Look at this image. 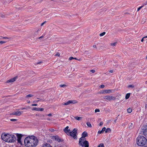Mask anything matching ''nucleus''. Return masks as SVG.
<instances>
[{"instance_id": "f257e3e1", "label": "nucleus", "mask_w": 147, "mask_h": 147, "mask_svg": "<svg viewBox=\"0 0 147 147\" xmlns=\"http://www.w3.org/2000/svg\"><path fill=\"white\" fill-rule=\"evenodd\" d=\"M38 142L37 137L34 136L27 137L24 140L25 145L28 147H35L37 146Z\"/></svg>"}, {"instance_id": "6e6d98bb", "label": "nucleus", "mask_w": 147, "mask_h": 147, "mask_svg": "<svg viewBox=\"0 0 147 147\" xmlns=\"http://www.w3.org/2000/svg\"><path fill=\"white\" fill-rule=\"evenodd\" d=\"M48 18H49V19H51V17L50 16V17H49Z\"/></svg>"}, {"instance_id": "412c9836", "label": "nucleus", "mask_w": 147, "mask_h": 147, "mask_svg": "<svg viewBox=\"0 0 147 147\" xmlns=\"http://www.w3.org/2000/svg\"><path fill=\"white\" fill-rule=\"evenodd\" d=\"M111 129L109 128H107L105 130V132L106 133H108V132H110L111 131Z\"/></svg>"}, {"instance_id": "1a4fd4ad", "label": "nucleus", "mask_w": 147, "mask_h": 147, "mask_svg": "<svg viewBox=\"0 0 147 147\" xmlns=\"http://www.w3.org/2000/svg\"><path fill=\"white\" fill-rule=\"evenodd\" d=\"M23 112V111L22 112L18 111H14L10 113V115H15L17 116H20Z\"/></svg>"}, {"instance_id": "ea45409f", "label": "nucleus", "mask_w": 147, "mask_h": 147, "mask_svg": "<svg viewBox=\"0 0 147 147\" xmlns=\"http://www.w3.org/2000/svg\"><path fill=\"white\" fill-rule=\"evenodd\" d=\"M49 130L52 132H53L55 131L54 129H51Z\"/></svg>"}, {"instance_id": "7ed1b4c3", "label": "nucleus", "mask_w": 147, "mask_h": 147, "mask_svg": "<svg viewBox=\"0 0 147 147\" xmlns=\"http://www.w3.org/2000/svg\"><path fill=\"white\" fill-rule=\"evenodd\" d=\"M137 143L138 145L143 146L147 145V140L144 136H139L136 139Z\"/></svg>"}, {"instance_id": "39448f33", "label": "nucleus", "mask_w": 147, "mask_h": 147, "mask_svg": "<svg viewBox=\"0 0 147 147\" xmlns=\"http://www.w3.org/2000/svg\"><path fill=\"white\" fill-rule=\"evenodd\" d=\"M144 135L147 137V124L144 125L142 127Z\"/></svg>"}, {"instance_id": "a19ab883", "label": "nucleus", "mask_w": 147, "mask_h": 147, "mask_svg": "<svg viewBox=\"0 0 147 147\" xmlns=\"http://www.w3.org/2000/svg\"><path fill=\"white\" fill-rule=\"evenodd\" d=\"M46 22V21H45L44 22H43V23H42L41 24V25H40L41 26H42L44 25V24H45Z\"/></svg>"}, {"instance_id": "f704fd0d", "label": "nucleus", "mask_w": 147, "mask_h": 147, "mask_svg": "<svg viewBox=\"0 0 147 147\" xmlns=\"http://www.w3.org/2000/svg\"><path fill=\"white\" fill-rule=\"evenodd\" d=\"M143 6H141L139 7H138L137 9V11H138L140 10L143 7Z\"/></svg>"}, {"instance_id": "49530a36", "label": "nucleus", "mask_w": 147, "mask_h": 147, "mask_svg": "<svg viewBox=\"0 0 147 147\" xmlns=\"http://www.w3.org/2000/svg\"><path fill=\"white\" fill-rule=\"evenodd\" d=\"M42 63V62H41V61H40V62H38L37 63V64H41V63Z\"/></svg>"}, {"instance_id": "0eeeda50", "label": "nucleus", "mask_w": 147, "mask_h": 147, "mask_svg": "<svg viewBox=\"0 0 147 147\" xmlns=\"http://www.w3.org/2000/svg\"><path fill=\"white\" fill-rule=\"evenodd\" d=\"M52 139L59 142H61L63 141V140L61 139L59 137L57 136H53Z\"/></svg>"}, {"instance_id": "b1692460", "label": "nucleus", "mask_w": 147, "mask_h": 147, "mask_svg": "<svg viewBox=\"0 0 147 147\" xmlns=\"http://www.w3.org/2000/svg\"><path fill=\"white\" fill-rule=\"evenodd\" d=\"M75 118L77 120H80L82 118L80 117H76Z\"/></svg>"}, {"instance_id": "5701e85b", "label": "nucleus", "mask_w": 147, "mask_h": 147, "mask_svg": "<svg viewBox=\"0 0 147 147\" xmlns=\"http://www.w3.org/2000/svg\"><path fill=\"white\" fill-rule=\"evenodd\" d=\"M33 96V95H32V94H29L27 95L26 96V98L31 97H32Z\"/></svg>"}, {"instance_id": "a18cd8bd", "label": "nucleus", "mask_w": 147, "mask_h": 147, "mask_svg": "<svg viewBox=\"0 0 147 147\" xmlns=\"http://www.w3.org/2000/svg\"><path fill=\"white\" fill-rule=\"evenodd\" d=\"M48 115V116H52V114H51V113H50V114H48V115Z\"/></svg>"}, {"instance_id": "4c0bfd02", "label": "nucleus", "mask_w": 147, "mask_h": 147, "mask_svg": "<svg viewBox=\"0 0 147 147\" xmlns=\"http://www.w3.org/2000/svg\"><path fill=\"white\" fill-rule=\"evenodd\" d=\"M74 59V58L73 57H70L69 58V60H71L73 59Z\"/></svg>"}, {"instance_id": "a878e982", "label": "nucleus", "mask_w": 147, "mask_h": 147, "mask_svg": "<svg viewBox=\"0 0 147 147\" xmlns=\"http://www.w3.org/2000/svg\"><path fill=\"white\" fill-rule=\"evenodd\" d=\"M127 111L129 113H131L132 112V109L129 108L127 109Z\"/></svg>"}, {"instance_id": "aec40b11", "label": "nucleus", "mask_w": 147, "mask_h": 147, "mask_svg": "<svg viewBox=\"0 0 147 147\" xmlns=\"http://www.w3.org/2000/svg\"><path fill=\"white\" fill-rule=\"evenodd\" d=\"M130 94V93H127L126 94L125 96V98L126 99H127L129 97Z\"/></svg>"}, {"instance_id": "052dcab7", "label": "nucleus", "mask_w": 147, "mask_h": 147, "mask_svg": "<svg viewBox=\"0 0 147 147\" xmlns=\"http://www.w3.org/2000/svg\"><path fill=\"white\" fill-rule=\"evenodd\" d=\"M30 103V101H29V102H28V103Z\"/></svg>"}, {"instance_id": "f3484780", "label": "nucleus", "mask_w": 147, "mask_h": 147, "mask_svg": "<svg viewBox=\"0 0 147 147\" xmlns=\"http://www.w3.org/2000/svg\"><path fill=\"white\" fill-rule=\"evenodd\" d=\"M88 136V134L87 133L86 131H84L82 134V137L83 138H85L87 136Z\"/></svg>"}, {"instance_id": "423d86ee", "label": "nucleus", "mask_w": 147, "mask_h": 147, "mask_svg": "<svg viewBox=\"0 0 147 147\" xmlns=\"http://www.w3.org/2000/svg\"><path fill=\"white\" fill-rule=\"evenodd\" d=\"M103 98L105 100H115L116 98L115 97L111 96H106L103 97Z\"/></svg>"}, {"instance_id": "6e6552de", "label": "nucleus", "mask_w": 147, "mask_h": 147, "mask_svg": "<svg viewBox=\"0 0 147 147\" xmlns=\"http://www.w3.org/2000/svg\"><path fill=\"white\" fill-rule=\"evenodd\" d=\"M77 103V101L76 100H69L67 102L64 103H62V105H69L70 104H75Z\"/></svg>"}, {"instance_id": "58836bf2", "label": "nucleus", "mask_w": 147, "mask_h": 147, "mask_svg": "<svg viewBox=\"0 0 147 147\" xmlns=\"http://www.w3.org/2000/svg\"><path fill=\"white\" fill-rule=\"evenodd\" d=\"M103 124V123L102 122H100L99 124V125L100 126H101Z\"/></svg>"}, {"instance_id": "bf43d9fd", "label": "nucleus", "mask_w": 147, "mask_h": 147, "mask_svg": "<svg viewBox=\"0 0 147 147\" xmlns=\"http://www.w3.org/2000/svg\"><path fill=\"white\" fill-rule=\"evenodd\" d=\"M25 109V108H23L22 109Z\"/></svg>"}, {"instance_id": "c756f323", "label": "nucleus", "mask_w": 147, "mask_h": 147, "mask_svg": "<svg viewBox=\"0 0 147 147\" xmlns=\"http://www.w3.org/2000/svg\"><path fill=\"white\" fill-rule=\"evenodd\" d=\"M60 86L61 87L63 88V87H65V86H66V85L65 84L60 85Z\"/></svg>"}, {"instance_id": "72a5a7b5", "label": "nucleus", "mask_w": 147, "mask_h": 147, "mask_svg": "<svg viewBox=\"0 0 147 147\" xmlns=\"http://www.w3.org/2000/svg\"><path fill=\"white\" fill-rule=\"evenodd\" d=\"M106 130V128L105 127H104L102 129V131L103 132L105 130Z\"/></svg>"}, {"instance_id": "ddd939ff", "label": "nucleus", "mask_w": 147, "mask_h": 147, "mask_svg": "<svg viewBox=\"0 0 147 147\" xmlns=\"http://www.w3.org/2000/svg\"><path fill=\"white\" fill-rule=\"evenodd\" d=\"M32 110H35L36 111H43L44 109L43 108H39L36 107L33 108Z\"/></svg>"}, {"instance_id": "37998d69", "label": "nucleus", "mask_w": 147, "mask_h": 147, "mask_svg": "<svg viewBox=\"0 0 147 147\" xmlns=\"http://www.w3.org/2000/svg\"><path fill=\"white\" fill-rule=\"evenodd\" d=\"M37 104H34L32 105V106H37Z\"/></svg>"}, {"instance_id": "864d4df0", "label": "nucleus", "mask_w": 147, "mask_h": 147, "mask_svg": "<svg viewBox=\"0 0 147 147\" xmlns=\"http://www.w3.org/2000/svg\"><path fill=\"white\" fill-rule=\"evenodd\" d=\"M74 59H76V60H78V59L77 58H74Z\"/></svg>"}, {"instance_id": "09e8293b", "label": "nucleus", "mask_w": 147, "mask_h": 147, "mask_svg": "<svg viewBox=\"0 0 147 147\" xmlns=\"http://www.w3.org/2000/svg\"><path fill=\"white\" fill-rule=\"evenodd\" d=\"M109 72L110 73H113V70H110L109 71Z\"/></svg>"}, {"instance_id": "680f3d73", "label": "nucleus", "mask_w": 147, "mask_h": 147, "mask_svg": "<svg viewBox=\"0 0 147 147\" xmlns=\"http://www.w3.org/2000/svg\"><path fill=\"white\" fill-rule=\"evenodd\" d=\"M146 59H147V55H146Z\"/></svg>"}, {"instance_id": "dca6fc26", "label": "nucleus", "mask_w": 147, "mask_h": 147, "mask_svg": "<svg viewBox=\"0 0 147 147\" xmlns=\"http://www.w3.org/2000/svg\"><path fill=\"white\" fill-rule=\"evenodd\" d=\"M69 127L67 126L64 129V131L66 134H68L70 132V129H68Z\"/></svg>"}, {"instance_id": "4d7b16f0", "label": "nucleus", "mask_w": 147, "mask_h": 147, "mask_svg": "<svg viewBox=\"0 0 147 147\" xmlns=\"http://www.w3.org/2000/svg\"><path fill=\"white\" fill-rule=\"evenodd\" d=\"M147 38V36L144 37V38Z\"/></svg>"}, {"instance_id": "6ab92c4d", "label": "nucleus", "mask_w": 147, "mask_h": 147, "mask_svg": "<svg viewBox=\"0 0 147 147\" xmlns=\"http://www.w3.org/2000/svg\"><path fill=\"white\" fill-rule=\"evenodd\" d=\"M134 124L133 123H131L129 124V128L130 129H132L134 127Z\"/></svg>"}, {"instance_id": "4be33fe9", "label": "nucleus", "mask_w": 147, "mask_h": 147, "mask_svg": "<svg viewBox=\"0 0 147 147\" xmlns=\"http://www.w3.org/2000/svg\"><path fill=\"white\" fill-rule=\"evenodd\" d=\"M86 124H87V125L89 127H92V125L91 124V123H90V122H87V123H86Z\"/></svg>"}, {"instance_id": "5fc2aeb1", "label": "nucleus", "mask_w": 147, "mask_h": 147, "mask_svg": "<svg viewBox=\"0 0 147 147\" xmlns=\"http://www.w3.org/2000/svg\"><path fill=\"white\" fill-rule=\"evenodd\" d=\"M116 119H115V120L114 121V122H115V123H116Z\"/></svg>"}, {"instance_id": "c03bdc74", "label": "nucleus", "mask_w": 147, "mask_h": 147, "mask_svg": "<svg viewBox=\"0 0 147 147\" xmlns=\"http://www.w3.org/2000/svg\"><path fill=\"white\" fill-rule=\"evenodd\" d=\"M100 87L101 88H103L105 86H104V85L102 84V85H101L100 86Z\"/></svg>"}, {"instance_id": "a211bd4d", "label": "nucleus", "mask_w": 147, "mask_h": 147, "mask_svg": "<svg viewBox=\"0 0 147 147\" xmlns=\"http://www.w3.org/2000/svg\"><path fill=\"white\" fill-rule=\"evenodd\" d=\"M42 147H52V146L49 144L46 143L43 145Z\"/></svg>"}, {"instance_id": "8fccbe9b", "label": "nucleus", "mask_w": 147, "mask_h": 147, "mask_svg": "<svg viewBox=\"0 0 147 147\" xmlns=\"http://www.w3.org/2000/svg\"><path fill=\"white\" fill-rule=\"evenodd\" d=\"M3 38L8 39H9V38H8L7 37H3Z\"/></svg>"}, {"instance_id": "393cba45", "label": "nucleus", "mask_w": 147, "mask_h": 147, "mask_svg": "<svg viewBox=\"0 0 147 147\" xmlns=\"http://www.w3.org/2000/svg\"><path fill=\"white\" fill-rule=\"evenodd\" d=\"M98 147H105L103 144H100L98 146Z\"/></svg>"}, {"instance_id": "2eb2a0df", "label": "nucleus", "mask_w": 147, "mask_h": 147, "mask_svg": "<svg viewBox=\"0 0 147 147\" xmlns=\"http://www.w3.org/2000/svg\"><path fill=\"white\" fill-rule=\"evenodd\" d=\"M84 138L82 137L80 139L79 144L80 145H83V143H84L83 141L84 140Z\"/></svg>"}, {"instance_id": "13d9d810", "label": "nucleus", "mask_w": 147, "mask_h": 147, "mask_svg": "<svg viewBox=\"0 0 147 147\" xmlns=\"http://www.w3.org/2000/svg\"><path fill=\"white\" fill-rule=\"evenodd\" d=\"M38 100H37L35 101H34V102H38Z\"/></svg>"}, {"instance_id": "473e14b6", "label": "nucleus", "mask_w": 147, "mask_h": 147, "mask_svg": "<svg viewBox=\"0 0 147 147\" xmlns=\"http://www.w3.org/2000/svg\"><path fill=\"white\" fill-rule=\"evenodd\" d=\"M103 133V132H102V130L101 131H98V133L99 134H102Z\"/></svg>"}, {"instance_id": "2f4dec72", "label": "nucleus", "mask_w": 147, "mask_h": 147, "mask_svg": "<svg viewBox=\"0 0 147 147\" xmlns=\"http://www.w3.org/2000/svg\"><path fill=\"white\" fill-rule=\"evenodd\" d=\"M100 112V110L99 109H96L95 110V113H96L97 112Z\"/></svg>"}, {"instance_id": "9b49d317", "label": "nucleus", "mask_w": 147, "mask_h": 147, "mask_svg": "<svg viewBox=\"0 0 147 147\" xmlns=\"http://www.w3.org/2000/svg\"><path fill=\"white\" fill-rule=\"evenodd\" d=\"M17 78V77H14L13 78L8 80L7 81V83H10V82L11 83V82H14L16 80Z\"/></svg>"}, {"instance_id": "bb28decb", "label": "nucleus", "mask_w": 147, "mask_h": 147, "mask_svg": "<svg viewBox=\"0 0 147 147\" xmlns=\"http://www.w3.org/2000/svg\"><path fill=\"white\" fill-rule=\"evenodd\" d=\"M106 33L105 32H103L100 34V36H104Z\"/></svg>"}, {"instance_id": "f8f14e48", "label": "nucleus", "mask_w": 147, "mask_h": 147, "mask_svg": "<svg viewBox=\"0 0 147 147\" xmlns=\"http://www.w3.org/2000/svg\"><path fill=\"white\" fill-rule=\"evenodd\" d=\"M83 144V145H81L83 147L84 145V147H89V143L88 141L85 140Z\"/></svg>"}, {"instance_id": "c85d7f7f", "label": "nucleus", "mask_w": 147, "mask_h": 147, "mask_svg": "<svg viewBox=\"0 0 147 147\" xmlns=\"http://www.w3.org/2000/svg\"><path fill=\"white\" fill-rule=\"evenodd\" d=\"M116 44H117V42H114L113 43H111V45L112 46H115L116 45Z\"/></svg>"}, {"instance_id": "9d476101", "label": "nucleus", "mask_w": 147, "mask_h": 147, "mask_svg": "<svg viewBox=\"0 0 147 147\" xmlns=\"http://www.w3.org/2000/svg\"><path fill=\"white\" fill-rule=\"evenodd\" d=\"M17 137L18 138V139H17L18 142L19 143L21 144V138L22 136V135L21 134H17Z\"/></svg>"}, {"instance_id": "c9c22d12", "label": "nucleus", "mask_w": 147, "mask_h": 147, "mask_svg": "<svg viewBox=\"0 0 147 147\" xmlns=\"http://www.w3.org/2000/svg\"><path fill=\"white\" fill-rule=\"evenodd\" d=\"M60 54L59 53H56V54L55 55V56H58L59 57L60 56Z\"/></svg>"}, {"instance_id": "20e7f679", "label": "nucleus", "mask_w": 147, "mask_h": 147, "mask_svg": "<svg viewBox=\"0 0 147 147\" xmlns=\"http://www.w3.org/2000/svg\"><path fill=\"white\" fill-rule=\"evenodd\" d=\"M77 133V129H74L73 131L70 132L68 134L71 136L73 137V138L75 139H77V137L76 136V134Z\"/></svg>"}, {"instance_id": "79ce46f5", "label": "nucleus", "mask_w": 147, "mask_h": 147, "mask_svg": "<svg viewBox=\"0 0 147 147\" xmlns=\"http://www.w3.org/2000/svg\"><path fill=\"white\" fill-rule=\"evenodd\" d=\"M90 71L92 73H94L95 72V71L94 70H90Z\"/></svg>"}, {"instance_id": "cd10ccee", "label": "nucleus", "mask_w": 147, "mask_h": 147, "mask_svg": "<svg viewBox=\"0 0 147 147\" xmlns=\"http://www.w3.org/2000/svg\"><path fill=\"white\" fill-rule=\"evenodd\" d=\"M128 87L129 88H133L134 87V86L133 85H129L128 86Z\"/></svg>"}, {"instance_id": "e2e57ef3", "label": "nucleus", "mask_w": 147, "mask_h": 147, "mask_svg": "<svg viewBox=\"0 0 147 147\" xmlns=\"http://www.w3.org/2000/svg\"><path fill=\"white\" fill-rule=\"evenodd\" d=\"M144 147H147V146L146 147V146H145Z\"/></svg>"}, {"instance_id": "7c9ffc66", "label": "nucleus", "mask_w": 147, "mask_h": 147, "mask_svg": "<svg viewBox=\"0 0 147 147\" xmlns=\"http://www.w3.org/2000/svg\"><path fill=\"white\" fill-rule=\"evenodd\" d=\"M10 121H17V119H10Z\"/></svg>"}, {"instance_id": "603ef678", "label": "nucleus", "mask_w": 147, "mask_h": 147, "mask_svg": "<svg viewBox=\"0 0 147 147\" xmlns=\"http://www.w3.org/2000/svg\"><path fill=\"white\" fill-rule=\"evenodd\" d=\"M93 47L94 48H96V45H93Z\"/></svg>"}, {"instance_id": "e433bc0d", "label": "nucleus", "mask_w": 147, "mask_h": 147, "mask_svg": "<svg viewBox=\"0 0 147 147\" xmlns=\"http://www.w3.org/2000/svg\"><path fill=\"white\" fill-rule=\"evenodd\" d=\"M6 42H5V41H0V44H3V43H5Z\"/></svg>"}, {"instance_id": "de8ad7c7", "label": "nucleus", "mask_w": 147, "mask_h": 147, "mask_svg": "<svg viewBox=\"0 0 147 147\" xmlns=\"http://www.w3.org/2000/svg\"><path fill=\"white\" fill-rule=\"evenodd\" d=\"M44 36H40V37H39L38 38L39 39H40V38H42Z\"/></svg>"}, {"instance_id": "4468645a", "label": "nucleus", "mask_w": 147, "mask_h": 147, "mask_svg": "<svg viewBox=\"0 0 147 147\" xmlns=\"http://www.w3.org/2000/svg\"><path fill=\"white\" fill-rule=\"evenodd\" d=\"M112 92V91L110 90H104L101 92L102 93H109Z\"/></svg>"}, {"instance_id": "3c124183", "label": "nucleus", "mask_w": 147, "mask_h": 147, "mask_svg": "<svg viewBox=\"0 0 147 147\" xmlns=\"http://www.w3.org/2000/svg\"><path fill=\"white\" fill-rule=\"evenodd\" d=\"M144 37L142 38V39H141V41L142 42H143V41H144Z\"/></svg>"}, {"instance_id": "f03ea898", "label": "nucleus", "mask_w": 147, "mask_h": 147, "mask_svg": "<svg viewBox=\"0 0 147 147\" xmlns=\"http://www.w3.org/2000/svg\"><path fill=\"white\" fill-rule=\"evenodd\" d=\"M1 137L3 140L8 142H14L16 140L15 136L8 134H2Z\"/></svg>"}]
</instances>
